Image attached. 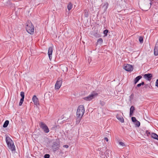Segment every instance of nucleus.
Returning <instances> with one entry per match:
<instances>
[{
  "mask_svg": "<svg viewBox=\"0 0 158 158\" xmlns=\"http://www.w3.org/2000/svg\"><path fill=\"white\" fill-rule=\"evenodd\" d=\"M9 123V121L8 120L6 121L3 125V127H6L8 125Z\"/></svg>",
  "mask_w": 158,
  "mask_h": 158,
  "instance_id": "nucleus-17",
  "label": "nucleus"
},
{
  "mask_svg": "<svg viewBox=\"0 0 158 158\" xmlns=\"http://www.w3.org/2000/svg\"><path fill=\"white\" fill-rule=\"evenodd\" d=\"M32 100L34 104L36 105L39 104L38 98L35 95H34L32 98Z\"/></svg>",
  "mask_w": 158,
  "mask_h": 158,
  "instance_id": "nucleus-11",
  "label": "nucleus"
},
{
  "mask_svg": "<svg viewBox=\"0 0 158 158\" xmlns=\"http://www.w3.org/2000/svg\"><path fill=\"white\" fill-rule=\"evenodd\" d=\"M82 117L77 116L76 118V124H78L80 122Z\"/></svg>",
  "mask_w": 158,
  "mask_h": 158,
  "instance_id": "nucleus-12",
  "label": "nucleus"
},
{
  "mask_svg": "<svg viewBox=\"0 0 158 158\" xmlns=\"http://www.w3.org/2000/svg\"><path fill=\"white\" fill-rule=\"evenodd\" d=\"M63 147L64 148H68V147H69V146L68 145H64L63 146Z\"/></svg>",
  "mask_w": 158,
  "mask_h": 158,
  "instance_id": "nucleus-35",
  "label": "nucleus"
},
{
  "mask_svg": "<svg viewBox=\"0 0 158 158\" xmlns=\"http://www.w3.org/2000/svg\"><path fill=\"white\" fill-rule=\"evenodd\" d=\"M144 82H142L141 83L138 84L137 85V86L138 87H139L141 85H144Z\"/></svg>",
  "mask_w": 158,
  "mask_h": 158,
  "instance_id": "nucleus-28",
  "label": "nucleus"
},
{
  "mask_svg": "<svg viewBox=\"0 0 158 158\" xmlns=\"http://www.w3.org/2000/svg\"><path fill=\"white\" fill-rule=\"evenodd\" d=\"M94 36L96 37H99V35L96 34V35H94Z\"/></svg>",
  "mask_w": 158,
  "mask_h": 158,
  "instance_id": "nucleus-36",
  "label": "nucleus"
},
{
  "mask_svg": "<svg viewBox=\"0 0 158 158\" xmlns=\"http://www.w3.org/2000/svg\"><path fill=\"white\" fill-rule=\"evenodd\" d=\"M84 15L86 17H88L89 16L88 12L86 10H84Z\"/></svg>",
  "mask_w": 158,
  "mask_h": 158,
  "instance_id": "nucleus-21",
  "label": "nucleus"
},
{
  "mask_svg": "<svg viewBox=\"0 0 158 158\" xmlns=\"http://www.w3.org/2000/svg\"><path fill=\"white\" fill-rule=\"evenodd\" d=\"M104 139L106 142L108 141V139L107 137H105Z\"/></svg>",
  "mask_w": 158,
  "mask_h": 158,
  "instance_id": "nucleus-38",
  "label": "nucleus"
},
{
  "mask_svg": "<svg viewBox=\"0 0 158 158\" xmlns=\"http://www.w3.org/2000/svg\"><path fill=\"white\" fill-rule=\"evenodd\" d=\"M156 44H158V40L157 41V43ZM157 46H158V45H157Z\"/></svg>",
  "mask_w": 158,
  "mask_h": 158,
  "instance_id": "nucleus-42",
  "label": "nucleus"
},
{
  "mask_svg": "<svg viewBox=\"0 0 158 158\" xmlns=\"http://www.w3.org/2000/svg\"><path fill=\"white\" fill-rule=\"evenodd\" d=\"M26 30L27 31L31 34L34 33V27L31 22L28 21L27 23Z\"/></svg>",
  "mask_w": 158,
  "mask_h": 158,
  "instance_id": "nucleus-3",
  "label": "nucleus"
},
{
  "mask_svg": "<svg viewBox=\"0 0 158 158\" xmlns=\"http://www.w3.org/2000/svg\"><path fill=\"white\" fill-rule=\"evenodd\" d=\"M73 5L71 3H69L67 6V8L69 10L71 9L72 8Z\"/></svg>",
  "mask_w": 158,
  "mask_h": 158,
  "instance_id": "nucleus-16",
  "label": "nucleus"
},
{
  "mask_svg": "<svg viewBox=\"0 0 158 158\" xmlns=\"http://www.w3.org/2000/svg\"><path fill=\"white\" fill-rule=\"evenodd\" d=\"M84 112L85 109H77V116L82 117Z\"/></svg>",
  "mask_w": 158,
  "mask_h": 158,
  "instance_id": "nucleus-8",
  "label": "nucleus"
},
{
  "mask_svg": "<svg viewBox=\"0 0 158 158\" xmlns=\"http://www.w3.org/2000/svg\"><path fill=\"white\" fill-rule=\"evenodd\" d=\"M24 93L23 92H21L20 93V95L22 97L21 98H23L24 99Z\"/></svg>",
  "mask_w": 158,
  "mask_h": 158,
  "instance_id": "nucleus-25",
  "label": "nucleus"
},
{
  "mask_svg": "<svg viewBox=\"0 0 158 158\" xmlns=\"http://www.w3.org/2000/svg\"><path fill=\"white\" fill-rule=\"evenodd\" d=\"M39 125L40 128L45 133H48L49 132V129L46 124L42 122H40L39 123Z\"/></svg>",
  "mask_w": 158,
  "mask_h": 158,
  "instance_id": "nucleus-5",
  "label": "nucleus"
},
{
  "mask_svg": "<svg viewBox=\"0 0 158 158\" xmlns=\"http://www.w3.org/2000/svg\"><path fill=\"white\" fill-rule=\"evenodd\" d=\"M131 120L132 122H135L137 120L135 117H132L131 118Z\"/></svg>",
  "mask_w": 158,
  "mask_h": 158,
  "instance_id": "nucleus-29",
  "label": "nucleus"
},
{
  "mask_svg": "<svg viewBox=\"0 0 158 158\" xmlns=\"http://www.w3.org/2000/svg\"><path fill=\"white\" fill-rule=\"evenodd\" d=\"M135 125L136 127H138L140 125V123L139 122V121L137 120L135 122Z\"/></svg>",
  "mask_w": 158,
  "mask_h": 158,
  "instance_id": "nucleus-18",
  "label": "nucleus"
},
{
  "mask_svg": "<svg viewBox=\"0 0 158 158\" xmlns=\"http://www.w3.org/2000/svg\"><path fill=\"white\" fill-rule=\"evenodd\" d=\"M100 104L103 106L105 105V102L103 101H100Z\"/></svg>",
  "mask_w": 158,
  "mask_h": 158,
  "instance_id": "nucleus-33",
  "label": "nucleus"
},
{
  "mask_svg": "<svg viewBox=\"0 0 158 158\" xmlns=\"http://www.w3.org/2000/svg\"><path fill=\"white\" fill-rule=\"evenodd\" d=\"M139 40L140 43H142L143 42V37L142 36H140L139 37Z\"/></svg>",
  "mask_w": 158,
  "mask_h": 158,
  "instance_id": "nucleus-19",
  "label": "nucleus"
},
{
  "mask_svg": "<svg viewBox=\"0 0 158 158\" xmlns=\"http://www.w3.org/2000/svg\"><path fill=\"white\" fill-rule=\"evenodd\" d=\"M5 140L8 148L12 152L15 151V146L11 139L9 136H6Z\"/></svg>",
  "mask_w": 158,
  "mask_h": 158,
  "instance_id": "nucleus-2",
  "label": "nucleus"
},
{
  "mask_svg": "<svg viewBox=\"0 0 158 158\" xmlns=\"http://www.w3.org/2000/svg\"><path fill=\"white\" fill-rule=\"evenodd\" d=\"M98 94L97 93L93 92L88 96L84 98L83 99L85 100L90 101L92 100L95 97L97 96Z\"/></svg>",
  "mask_w": 158,
  "mask_h": 158,
  "instance_id": "nucleus-4",
  "label": "nucleus"
},
{
  "mask_svg": "<svg viewBox=\"0 0 158 158\" xmlns=\"http://www.w3.org/2000/svg\"><path fill=\"white\" fill-rule=\"evenodd\" d=\"M130 109H135V107L133 106H131Z\"/></svg>",
  "mask_w": 158,
  "mask_h": 158,
  "instance_id": "nucleus-41",
  "label": "nucleus"
},
{
  "mask_svg": "<svg viewBox=\"0 0 158 158\" xmlns=\"http://www.w3.org/2000/svg\"><path fill=\"white\" fill-rule=\"evenodd\" d=\"M108 32V30H105L103 31V33L106 36L107 35V33Z\"/></svg>",
  "mask_w": 158,
  "mask_h": 158,
  "instance_id": "nucleus-27",
  "label": "nucleus"
},
{
  "mask_svg": "<svg viewBox=\"0 0 158 158\" xmlns=\"http://www.w3.org/2000/svg\"><path fill=\"white\" fill-rule=\"evenodd\" d=\"M116 118L118 119V120L121 123L124 122V121L123 117H120L118 115H117L116 116Z\"/></svg>",
  "mask_w": 158,
  "mask_h": 158,
  "instance_id": "nucleus-15",
  "label": "nucleus"
},
{
  "mask_svg": "<svg viewBox=\"0 0 158 158\" xmlns=\"http://www.w3.org/2000/svg\"><path fill=\"white\" fill-rule=\"evenodd\" d=\"M62 83V79L59 78L57 79L55 85V89H59Z\"/></svg>",
  "mask_w": 158,
  "mask_h": 158,
  "instance_id": "nucleus-6",
  "label": "nucleus"
},
{
  "mask_svg": "<svg viewBox=\"0 0 158 158\" xmlns=\"http://www.w3.org/2000/svg\"><path fill=\"white\" fill-rule=\"evenodd\" d=\"M140 1L143 10L147 11L151 7V0H140Z\"/></svg>",
  "mask_w": 158,
  "mask_h": 158,
  "instance_id": "nucleus-1",
  "label": "nucleus"
},
{
  "mask_svg": "<svg viewBox=\"0 0 158 158\" xmlns=\"http://www.w3.org/2000/svg\"><path fill=\"white\" fill-rule=\"evenodd\" d=\"M50 157V155L49 154H45L44 156L45 158H49Z\"/></svg>",
  "mask_w": 158,
  "mask_h": 158,
  "instance_id": "nucleus-32",
  "label": "nucleus"
},
{
  "mask_svg": "<svg viewBox=\"0 0 158 158\" xmlns=\"http://www.w3.org/2000/svg\"><path fill=\"white\" fill-rule=\"evenodd\" d=\"M108 5V4L107 3L103 5V7L104 8L105 10H106L107 8Z\"/></svg>",
  "mask_w": 158,
  "mask_h": 158,
  "instance_id": "nucleus-22",
  "label": "nucleus"
},
{
  "mask_svg": "<svg viewBox=\"0 0 158 158\" xmlns=\"http://www.w3.org/2000/svg\"><path fill=\"white\" fill-rule=\"evenodd\" d=\"M22 103H23V102H20L19 104V106H21L22 105Z\"/></svg>",
  "mask_w": 158,
  "mask_h": 158,
  "instance_id": "nucleus-40",
  "label": "nucleus"
},
{
  "mask_svg": "<svg viewBox=\"0 0 158 158\" xmlns=\"http://www.w3.org/2000/svg\"><path fill=\"white\" fill-rule=\"evenodd\" d=\"M152 74L151 73H148L147 74H145L144 75L143 77L144 78L148 81H150L152 78Z\"/></svg>",
  "mask_w": 158,
  "mask_h": 158,
  "instance_id": "nucleus-10",
  "label": "nucleus"
},
{
  "mask_svg": "<svg viewBox=\"0 0 158 158\" xmlns=\"http://www.w3.org/2000/svg\"><path fill=\"white\" fill-rule=\"evenodd\" d=\"M97 43L100 44H102L103 42V40L102 38H100L97 41Z\"/></svg>",
  "mask_w": 158,
  "mask_h": 158,
  "instance_id": "nucleus-20",
  "label": "nucleus"
},
{
  "mask_svg": "<svg viewBox=\"0 0 158 158\" xmlns=\"http://www.w3.org/2000/svg\"><path fill=\"white\" fill-rule=\"evenodd\" d=\"M123 69L127 71H131L133 70V67L131 65L127 64L124 66Z\"/></svg>",
  "mask_w": 158,
  "mask_h": 158,
  "instance_id": "nucleus-7",
  "label": "nucleus"
},
{
  "mask_svg": "<svg viewBox=\"0 0 158 158\" xmlns=\"http://www.w3.org/2000/svg\"><path fill=\"white\" fill-rule=\"evenodd\" d=\"M146 134L148 136H149L150 135L151 136V134L150 133V132L148 131H146Z\"/></svg>",
  "mask_w": 158,
  "mask_h": 158,
  "instance_id": "nucleus-26",
  "label": "nucleus"
},
{
  "mask_svg": "<svg viewBox=\"0 0 158 158\" xmlns=\"http://www.w3.org/2000/svg\"><path fill=\"white\" fill-rule=\"evenodd\" d=\"M156 86L158 87V79L157 80L156 82Z\"/></svg>",
  "mask_w": 158,
  "mask_h": 158,
  "instance_id": "nucleus-34",
  "label": "nucleus"
},
{
  "mask_svg": "<svg viewBox=\"0 0 158 158\" xmlns=\"http://www.w3.org/2000/svg\"><path fill=\"white\" fill-rule=\"evenodd\" d=\"M142 77V76H139L138 77H136L135 80H134V83L135 84L137 82L139 81Z\"/></svg>",
  "mask_w": 158,
  "mask_h": 158,
  "instance_id": "nucleus-14",
  "label": "nucleus"
},
{
  "mask_svg": "<svg viewBox=\"0 0 158 158\" xmlns=\"http://www.w3.org/2000/svg\"><path fill=\"white\" fill-rule=\"evenodd\" d=\"M119 144L123 147H124L125 146V144L122 142H119Z\"/></svg>",
  "mask_w": 158,
  "mask_h": 158,
  "instance_id": "nucleus-30",
  "label": "nucleus"
},
{
  "mask_svg": "<svg viewBox=\"0 0 158 158\" xmlns=\"http://www.w3.org/2000/svg\"><path fill=\"white\" fill-rule=\"evenodd\" d=\"M133 97H134V95L133 94H131L130 96V98L131 99V98H133Z\"/></svg>",
  "mask_w": 158,
  "mask_h": 158,
  "instance_id": "nucleus-37",
  "label": "nucleus"
},
{
  "mask_svg": "<svg viewBox=\"0 0 158 158\" xmlns=\"http://www.w3.org/2000/svg\"><path fill=\"white\" fill-rule=\"evenodd\" d=\"M78 109H84V106L83 105H80L79 106Z\"/></svg>",
  "mask_w": 158,
  "mask_h": 158,
  "instance_id": "nucleus-31",
  "label": "nucleus"
},
{
  "mask_svg": "<svg viewBox=\"0 0 158 158\" xmlns=\"http://www.w3.org/2000/svg\"><path fill=\"white\" fill-rule=\"evenodd\" d=\"M53 46L52 45V47H50L48 49V56L49 57V58L50 59V60H51L52 57V52H53Z\"/></svg>",
  "mask_w": 158,
  "mask_h": 158,
  "instance_id": "nucleus-9",
  "label": "nucleus"
},
{
  "mask_svg": "<svg viewBox=\"0 0 158 158\" xmlns=\"http://www.w3.org/2000/svg\"><path fill=\"white\" fill-rule=\"evenodd\" d=\"M151 136L152 138L158 140V135L155 133H151Z\"/></svg>",
  "mask_w": 158,
  "mask_h": 158,
  "instance_id": "nucleus-13",
  "label": "nucleus"
},
{
  "mask_svg": "<svg viewBox=\"0 0 158 158\" xmlns=\"http://www.w3.org/2000/svg\"><path fill=\"white\" fill-rule=\"evenodd\" d=\"M134 110L135 109H130V117H131L133 115Z\"/></svg>",
  "mask_w": 158,
  "mask_h": 158,
  "instance_id": "nucleus-24",
  "label": "nucleus"
},
{
  "mask_svg": "<svg viewBox=\"0 0 158 158\" xmlns=\"http://www.w3.org/2000/svg\"><path fill=\"white\" fill-rule=\"evenodd\" d=\"M23 100H24V98H21V99H20V102H22L23 103Z\"/></svg>",
  "mask_w": 158,
  "mask_h": 158,
  "instance_id": "nucleus-39",
  "label": "nucleus"
},
{
  "mask_svg": "<svg viewBox=\"0 0 158 158\" xmlns=\"http://www.w3.org/2000/svg\"><path fill=\"white\" fill-rule=\"evenodd\" d=\"M68 70V69L67 68V67L66 66H63V72H67Z\"/></svg>",
  "mask_w": 158,
  "mask_h": 158,
  "instance_id": "nucleus-23",
  "label": "nucleus"
}]
</instances>
